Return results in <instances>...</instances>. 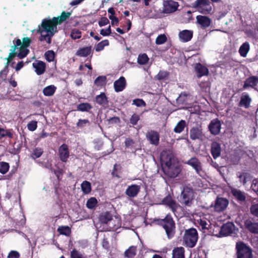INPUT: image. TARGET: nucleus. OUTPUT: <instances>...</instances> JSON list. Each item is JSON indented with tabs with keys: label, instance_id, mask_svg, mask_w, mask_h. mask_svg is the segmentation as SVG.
Segmentation results:
<instances>
[{
	"label": "nucleus",
	"instance_id": "obj_1",
	"mask_svg": "<svg viewBox=\"0 0 258 258\" xmlns=\"http://www.w3.org/2000/svg\"><path fill=\"white\" fill-rule=\"evenodd\" d=\"M160 161L162 169L168 177L175 178L181 172L178 162L170 151L163 150L160 154Z\"/></svg>",
	"mask_w": 258,
	"mask_h": 258
},
{
	"label": "nucleus",
	"instance_id": "obj_2",
	"mask_svg": "<svg viewBox=\"0 0 258 258\" xmlns=\"http://www.w3.org/2000/svg\"><path fill=\"white\" fill-rule=\"evenodd\" d=\"M153 222L156 225L162 227L169 239H172L174 236L176 232V224L170 214H167L163 219L155 218Z\"/></svg>",
	"mask_w": 258,
	"mask_h": 258
},
{
	"label": "nucleus",
	"instance_id": "obj_3",
	"mask_svg": "<svg viewBox=\"0 0 258 258\" xmlns=\"http://www.w3.org/2000/svg\"><path fill=\"white\" fill-rule=\"evenodd\" d=\"M182 238L184 245L190 248L194 247L198 240L197 230L194 228L186 229Z\"/></svg>",
	"mask_w": 258,
	"mask_h": 258
},
{
	"label": "nucleus",
	"instance_id": "obj_4",
	"mask_svg": "<svg viewBox=\"0 0 258 258\" xmlns=\"http://www.w3.org/2000/svg\"><path fill=\"white\" fill-rule=\"evenodd\" d=\"M56 22L54 20V18L52 19H44L42 20L41 25H39L37 32L39 33H42L45 31L50 33L51 36H53L54 33L57 32Z\"/></svg>",
	"mask_w": 258,
	"mask_h": 258
},
{
	"label": "nucleus",
	"instance_id": "obj_5",
	"mask_svg": "<svg viewBox=\"0 0 258 258\" xmlns=\"http://www.w3.org/2000/svg\"><path fill=\"white\" fill-rule=\"evenodd\" d=\"M237 258H251V249L242 242L237 243Z\"/></svg>",
	"mask_w": 258,
	"mask_h": 258
},
{
	"label": "nucleus",
	"instance_id": "obj_6",
	"mask_svg": "<svg viewBox=\"0 0 258 258\" xmlns=\"http://www.w3.org/2000/svg\"><path fill=\"white\" fill-rule=\"evenodd\" d=\"M180 202L186 206H189L194 199L193 190L191 188L184 187L180 195Z\"/></svg>",
	"mask_w": 258,
	"mask_h": 258
},
{
	"label": "nucleus",
	"instance_id": "obj_7",
	"mask_svg": "<svg viewBox=\"0 0 258 258\" xmlns=\"http://www.w3.org/2000/svg\"><path fill=\"white\" fill-rule=\"evenodd\" d=\"M209 4V0H196L191 4V7L201 13L207 14L210 13V10L208 8Z\"/></svg>",
	"mask_w": 258,
	"mask_h": 258
},
{
	"label": "nucleus",
	"instance_id": "obj_8",
	"mask_svg": "<svg viewBox=\"0 0 258 258\" xmlns=\"http://www.w3.org/2000/svg\"><path fill=\"white\" fill-rule=\"evenodd\" d=\"M179 5L176 2L172 0L164 1L163 3V12L165 14H170L175 12Z\"/></svg>",
	"mask_w": 258,
	"mask_h": 258
},
{
	"label": "nucleus",
	"instance_id": "obj_9",
	"mask_svg": "<svg viewBox=\"0 0 258 258\" xmlns=\"http://www.w3.org/2000/svg\"><path fill=\"white\" fill-rule=\"evenodd\" d=\"M59 159L63 162H67L70 156L68 146L66 144H62L58 148Z\"/></svg>",
	"mask_w": 258,
	"mask_h": 258
},
{
	"label": "nucleus",
	"instance_id": "obj_10",
	"mask_svg": "<svg viewBox=\"0 0 258 258\" xmlns=\"http://www.w3.org/2000/svg\"><path fill=\"white\" fill-rule=\"evenodd\" d=\"M146 138L152 145L157 146L159 144L160 135L155 131L151 130L146 134Z\"/></svg>",
	"mask_w": 258,
	"mask_h": 258
},
{
	"label": "nucleus",
	"instance_id": "obj_11",
	"mask_svg": "<svg viewBox=\"0 0 258 258\" xmlns=\"http://www.w3.org/2000/svg\"><path fill=\"white\" fill-rule=\"evenodd\" d=\"M141 186L137 184L129 185L126 189L125 194L129 198H134L138 196L140 191Z\"/></svg>",
	"mask_w": 258,
	"mask_h": 258
},
{
	"label": "nucleus",
	"instance_id": "obj_12",
	"mask_svg": "<svg viewBox=\"0 0 258 258\" xmlns=\"http://www.w3.org/2000/svg\"><path fill=\"white\" fill-rule=\"evenodd\" d=\"M194 69L198 78L208 75V69L199 62L196 63Z\"/></svg>",
	"mask_w": 258,
	"mask_h": 258
},
{
	"label": "nucleus",
	"instance_id": "obj_13",
	"mask_svg": "<svg viewBox=\"0 0 258 258\" xmlns=\"http://www.w3.org/2000/svg\"><path fill=\"white\" fill-rule=\"evenodd\" d=\"M235 225L231 222H228L221 227L222 236H226L234 232Z\"/></svg>",
	"mask_w": 258,
	"mask_h": 258
},
{
	"label": "nucleus",
	"instance_id": "obj_14",
	"mask_svg": "<svg viewBox=\"0 0 258 258\" xmlns=\"http://www.w3.org/2000/svg\"><path fill=\"white\" fill-rule=\"evenodd\" d=\"M162 204L168 206L173 212L177 210V204L170 195H168L162 200Z\"/></svg>",
	"mask_w": 258,
	"mask_h": 258
},
{
	"label": "nucleus",
	"instance_id": "obj_15",
	"mask_svg": "<svg viewBox=\"0 0 258 258\" xmlns=\"http://www.w3.org/2000/svg\"><path fill=\"white\" fill-rule=\"evenodd\" d=\"M228 201L225 198H218L215 205V210L221 212L224 210L228 205Z\"/></svg>",
	"mask_w": 258,
	"mask_h": 258
},
{
	"label": "nucleus",
	"instance_id": "obj_16",
	"mask_svg": "<svg viewBox=\"0 0 258 258\" xmlns=\"http://www.w3.org/2000/svg\"><path fill=\"white\" fill-rule=\"evenodd\" d=\"M32 66L35 69V71L37 75L43 74L46 70V64L41 60H37L33 62Z\"/></svg>",
	"mask_w": 258,
	"mask_h": 258
},
{
	"label": "nucleus",
	"instance_id": "obj_17",
	"mask_svg": "<svg viewBox=\"0 0 258 258\" xmlns=\"http://www.w3.org/2000/svg\"><path fill=\"white\" fill-rule=\"evenodd\" d=\"M185 164L191 166L198 173L202 170L201 163L200 161L196 157L191 158Z\"/></svg>",
	"mask_w": 258,
	"mask_h": 258
},
{
	"label": "nucleus",
	"instance_id": "obj_18",
	"mask_svg": "<svg viewBox=\"0 0 258 258\" xmlns=\"http://www.w3.org/2000/svg\"><path fill=\"white\" fill-rule=\"evenodd\" d=\"M190 138L192 140L200 139L203 140L204 139V136L200 127L196 126L191 128L190 131Z\"/></svg>",
	"mask_w": 258,
	"mask_h": 258
},
{
	"label": "nucleus",
	"instance_id": "obj_19",
	"mask_svg": "<svg viewBox=\"0 0 258 258\" xmlns=\"http://www.w3.org/2000/svg\"><path fill=\"white\" fill-rule=\"evenodd\" d=\"M179 38L183 42L190 41L193 36V31L191 30H184L179 33Z\"/></svg>",
	"mask_w": 258,
	"mask_h": 258
},
{
	"label": "nucleus",
	"instance_id": "obj_20",
	"mask_svg": "<svg viewBox=\"0 0 258 258\" xmlns=\"http://www.w3.org/2000/svg\"><path fill=\"white\" fill-rule=\"evenodd\" d=\"M126 81L123 77H120L114 82V90L116 92L122 91L125 87Z\"/></svg>",
	"mask_w": 258,
	"mask_h": 258
},
{
	"label": "nucleus",
	"instance_id": "obj_21",
	"mask_svg": "<svg viewBox=\"0 0 258 258\" xmlns=\"http://www.w3.org/2000/svg\"><path fill=\"white\" fill-rule=\"evenodd\" d=\"M245 227L249 231L252 233H258V223L252 222L250 220H246L244 222Z\"/></svg>",
	"mask_w": 258,
	"mask_h": 258
},
{
	"label": "nucleus",
	"instance_id": "obj_22",
	"mask_svg": "<svg viewBox=\"0 0 258 258\" xmlns=\"http://www.w3.org/2000/svg\"><path fill=\"white\" fill-rule=\"evenodd\" d=\"M196 19L197 23L203 29H205L210 26V18L208 17L198 15Z\"/></svg>",
	"mask_w": 258,
	"mask_h": 258
},
{
	"label": "nucleus",
	"instance_id": "obj_23",
	"mask_svg": "<svg viewBox=\"0 0 258 258\" xmlns=\"http://www.w3.org/2000/svg\"><path fill=\"white\" fill-rule=\"evenodd\" d=\"M95 100L97 103L103 107H106L108 106V98L104 92L97 95L95 97Z\"/></svg>",
	"mask_w": 258,
	"mask_h": 258
},
{
	"label": "nucleus",
	"instance_id": "obj_24",
	"mask_svg": "<svg viewBox=\"0 0 258 258\" xmlns=\"http://www.w3.org/2000/svg\"><path fill=\"white\" fill-rule=\"evenodd\" d=\"M258 83V78L256 76H251L246 79L243 85V88L247 87H254Z\"/></svg>",
	"mask_w": 258,
	"mask_h": 258
},
{
	"label": "nucleus",
	"instance_id": "obj_25",
	"mask_svg": "<svg viewBox=\"0 0 258 258\" xmlns=\"http://www.w3.org/2000/svg\"><path fill=\"white\" fill-rule=\"evenodd\" d=\"M231 193L238 201L244 202L245 201L246 196L244 192L236 188H232Z\"/></svg>",
	"mask_w": 258,
	"mask_h": 258
},
{
	"label": "nucleus",
	"instance_id": "obj_26",
	"mask_svg": "<svg viewBox=\"0 0 258 258\" xmlns=\"http://www.w3.org/2000/svg\"><path fill=\"white\" fill-rule=\"evenodd\" d=\"M251 101V99L249 96L247 94L243 93L240 98L239 106L248 108L250 106Z\"/></svg>",
	"mask_w": 258,
	"mask_h": 258
},
{
	"label": "nucleus",
	"instance_id": "obj_27",
	"mask_svg": "<svg viewBox=\"0 0 258 258\" xmlns=\"http://www.w3.org/2000/svg\"><path fill=\"white\" fill-rule=\"evenodd\" d=\"M221 124L217 119H214L211 122V133L214 135H217L220 133Z\"/></svg>",
	"mask_w": 258,
	"mask_h": 258
},
{
	"label": "nucleus",
	"instance_id": "obj_28",
	"mask_svg": "<svg viewBox=\"0 0 258 258\" xmlns=\"http://www.w3.org/2000/svg\"><path fill=\"white\" fill-rule=\"evenodd\" d=\"M71 12H66L65 11H62L61 13L60 16H58L57 17H53L54 20L56 22V24H57L58 25L61 24L64 21L68 19L71 16Z\"/></svg>",
	"mask_w": 258,
	"mask_h": 258
},
{
	"label": "nucleus",
	"instance_id": "obj_29",
	"mask_svg": "<svg viewBox=\"0 0 258 258\" xmlns=\"http://www.w3.org/2000/svg\"><path fill=\"white\" fill-rule=\"evenodd\" d=\"M184 248L182 247H176L172 250V258H184Z\"/></svg>",
	"mask_w": 258,
	"mask_h": 258
},
{
	"label": "nucleus",
	"instance_id": "obj_30",
	"mask_svg": "<svg viewBox=\"0 0 258 258\" xmlns=\"http://www.w3.org/2000/svg\"><path fill=\"white\" fill-rule=\"evenodd\" d=\"M211 151L214 159L219 157L221 155V147L220 145L216 142L213 143Z\"/></svg>",
	"mask_w": 258,
	"mask_h": 258
},
{
	"label": "nucleus",
	"instance_id": "obj_31",
	"mask_svg": "<svg viewBox=\"0 0 258 258\" xmlns=\"http://www.w3.org/2000/svg\"><path fill=\"white\" fill-rule=\"evenodd\" d=\"M91 53V46L79 48L76 53V55L80 57H87Z\"/></svg>",
	"mask_w": 258,
	"mask_h": 258
},
{
	"label": "nucleus",
	"instance_id": "obj_32",
	"mask_svg": "<svg viewBox=\"0 0 258 258\" xmlns=\"http://www.w3.org/2000/svg\"><path fill=\"white\" fill-rule=\"evenodd\" d=\"M112 220V215L109 212L102 213L99 216V221L102 224H108Z\"/></svg>",
	"mask_w": 258,
	"mask_h": 258
},
{
	"label": "nucleus",
	"instance_id": "obj_33",
	"mask_svg": "<svg viewBox=\"0 0 258 258\" xmlns=\"http://www.w3.org/2000/svg\"><path fill=\"white\" fill-rule=\"evenodd\" d=\"M250 49L249 44L247 42L243 43L239 49V53L241 56L245 57Z\"/></svg>",
	"mask_w": 258,
	"mask_h": 258
},
{
	"label": "nucleus",
	"instance_id": "obj_34",
	"mask_svg": "<svg viewBox=\"0 0 258 258\" xmlns=\"http://www.w3.org/2000/svg\"><path fill=\"white\" fill-rule=\"evenodd\" d=\"M137 246H131L124 252V256L127 258H133L137 254Z\"/></svg>",
	"mask_w": 258,
	"mask_h": 258
},
{
	"label": "nucleus",
	"instance_id": "obj_35",
	"mask_svg": "<svg viewBox=\"0 0 258 258\" xmlns=\"http://www.w3.org/2000/svg\"><path fill=\"white\" fill-rule=\"evenodd\" d=\"M56 89L54 85L48 86L43 89V93L45 96H51L54 94Z\"/></svg>",
	"mask_w": 258,
	"mask_h": 258
},
{
	"label": "nucleus",
	"instance_id": "obj_36",
	"mask_svg": "<svg viewBox=\"0 0 258 258\" xmlns=\"http://www.w3.org/2000/svg\"><path fill=\"white\" fill-rule=\"evenodd\" d=\"M92 108V106L89 103H81L77 106V109L78 111L82 112H88Z\"/></svg>",
	"mask_w": 258,
	"mask_h": 258
},
{
	"label": "nucleus",
	"instance_id": "obj_37",
	"mask_svg": "<svg viewBox=\"0 0 258 258\" xmlns=\"http://www.w3.org/2000/svg\"><path fill=\"white\" fill-rule=\"evenodd\" d=\"M81 186L83 192L85 194H88L91 191V183L88 181H83L81 183Z\"/></svg>",
	"mask_w": 258,
	"mask_h": 258
},
{
	"label": "nucleus",
	"instance_id": "obj_38",
	"mask_svg": "<svg viewBox=\"0 0 258 258\" xmlns=\"http://www.w3.org/2000/svg\"><path fill=\"white\" fill-rule=\"evenodd\" d=\"M57 231L61 235L68 236L71 233V229L68 226H61L58 228Z\"/></svg>",
	"mask_w": 258,
	"mask_h": 258
},
{
	"label": "nucleus",
	"instance_id": "obj_39",
	"mask_svg": "<svg viewBox=\"0 0 258 258\" xmlns=\"http://www.w3.org/2000/svg\"><path fill=\"white\" fill-rule=\"evenodd\" d=\"M186 125V122L184 120H180L175 126L174 132L176 133H180L184 129Z\"/></svg>",
	"mask_w": 258,
	"mask_h": 258
},
{
	"label": "nucleus",
	"instance_id": "obj_40",
	"mask_svg": "<svg viewBox=\"0 0 258 258\" xmlns=\"http://www.w3.org/2000/svg\"><path fill=\"white\" fill-rule=\"evenodd\" d=\"M29 52V50L27 48L20 46L19 52H17V57L20 59H22L25 57Z\"/></svg>",
	"mask_w": 258,
	"mask_h": 258
},
{
	"label": "nucleus",
	"instance_id": "obj_41",
	"mask_svg": "<svg viewBox=\"0 0 258 258\" xmlns=\"http://www.w3.org/2000/svg\"><path fill=\"white\" fill-rule=\"evenodd\" d=\"M97 203V199L94 197H92L87 200L86 206L89 209H93L96 207Z\"/></svg>",
	"mask_w": 258,
	"mask_h": 258
},
{
	"label": "nucleus",
	"instance_id": "obj_42",
	"mask_svg": "<svg viewBox=\"0 0 258 258\" xmlns=\"http://www.w3.org/2000/svg\"><path fill=\"white\" fill-rule=\"evenodd\" d=\"M109 44V41L107 39L104 40L99 42L95 46V51L97 52H99L102 50L104 49V47L108 46Z\"/></svg>",
	"mask_w": 258,
	"mask_h": 258
},
{
	"label": "nucleus",
	"instance_id": "obj_43",
	"mask_svg": "<svg viewBox=\"0 0 258 258\" xmlns=\"http://www.w3.org/2000/svg\"><path fill=\"white\" fill-rule=\"evenodd\" d=\"M10 168L9 164L4 161H0V173L5 174L9 171Z\"/></svg>",
	"mask_w": 258,
	"mask_h": 258
},
{
	"label": "nucleus",
	"instance_id": "obj_44",
	"mask_svg": "<svg viewBox=\"0 0 258 258\" xmlns=\"http://www.w3.org/2000/svg\"><path fill=\"white\" fill-rule=\"evenodd\" d=\"M169 75V73L167 71H160L155 76V78L159 81L165 80L168 77Z\"/></svg>",
	"mask_w": 258,
	"mask_h": 258
},
{
	"label": "nucleus",
	"instance_id": "obj_45",
	"mask_svg": "<svg viewBox=\"0 0 258 258\" xmlns=\"http://www.w3.org/2000/svg\"><path fill=\"white\" fill-rule=\"evenodd\" d=\"M106 76H100L94 81V84L98 86H102L106 84Z\"/></svg>",
	"mask_w": 258,
	"mask_h": 258
},
{
	"label": "nucleus",
	"instance_id": "obj_46",
	"mask_svg": "<svg viewBox=\"0 0 258 258\" xmlns=\"http://www.w3.org/2000/svg\"><path fill=\"white\" fill-rule=\"evenodd\" d=\"M149 57L146 53L140 54L138 58V62L140 64H145L149 61Z\"/></svg>",
	"mask_w": 258,
	"mask_h": 258
},
{
	"label": "nucleus",
	"instance_id": "obj_47",
	"mask_svg": "<svg viewBox=\"0 0 258 258\" xmlns=\"http://www.w3.org/2000/svg\"><path fill=\"white\" fill-rule=\"evenodd\" d=\"M249 209L251 214L258 218V203L252 202Z\"/></svg>",
	"mask_w": 258,
	"mask_h": 258
},
{
	"label": "nucleus",
	"instance_id": "obj_48",
	"mask_svg": "<svg viewBox=\"0 0 258 258\" xmlns=\"http://www.w3.org/2000/svg\"><path fill=\"white\" fill-rule=\"evenodd\" d=\"M70 36L74 40L79 39L82 36V32L79 30L74 28L72 30Z\"/></svg>",
	"mask_w": 258,
	"mask_h": 258
},
{
	"label": "nucleus",
	"instance_id": "obj_49",
	"mask_svg": "<svg viewBox=\"0 0 258 258\" xmlns=\"http://www.w3.org/2000/svg\"><path fill=\"white\" fill-rule=\"evenodd\" d=\"M55 55V53L53 50H48L44 54L45 59L48 62L53 61Z\"/></svg>",
	"mask_w": 258,
	"mask_h": 258
},
{
	"label": "nucleus",
	"instance_id": "obj_50",
	"mask_svg": "<svg viewBox=\"0 0 258 258\" xmlns=\"http://www.w3.org/2000/svg\"><path fill=\"white\" fill-rule=\"evenodd\" d=\"M70 257L71 258H87L75 248L71 251Z\"/></svg>",
	"mask_w": 258,
	"mask_h": 258
},
{
	"label": "nucleus",
	"instance_id": "obj_51",
	"mask_svg": "<svg viewBox=\"0 0 258 258\" xmlns=\"http://www.w3.org/2000/svg\"><path fill=\"white\" fill-rule=\"evenodd\" d=\"M167 41V37L165 34H160L156 39V44L160 45L164 43Z\"/></svg>",
	"mask_w": 258,
	"mask_h": 258
},
{
	"label": "nucleus",
	"instance_id": "obj_52",
	"mask_svg": "<svg viewBox=\"0 0 258 258\" xmlns=\"http://www.w3.org/2000/svg\"><path fill=\"white\" fill-rule=\"evenodd\" d=\"M43 149L40 148H36L32 154V157L34 159L39 158L43 154Z\"/></svg>",
	"mask_w": 258,
	"mask_h": 258
},
{
	"label": "nucleus",
	"instance_id": "obj_53",
	"mask_svg": "<svg viewBox=\"0 0 258 258\" xmlns=\"http://www.w3.org/2000/svg\"><path fill=\"white\" fill-rule=\"evenodd\" d=\"M212 235L214 236H216L217 237L222 236V230L221 227L219 226L214 225L213 231H212Z\"/></svg>",
	"mask_w": 258,
	"mask_h": 258
},
{
	"label": "nucleus",
	"instance_id": "obj_54",
	"mask_svg": "<svg viewBox=\"0 0 258 258\" xmlns=\"http://www.w3.org/2000/svg\"><path fill=\"white\" fill-rule=\"evenodd\" d=\"M140 119V117L139 115L137 113H134L130 119V123L133 125H136Z\"/></svg>",
	"mask_w": 258,
	"mask_h": 258
},
{
	"label": "nucleus",
	"instance_id": "obj_55",
	"mask_svg": "<svg viewBox=\"0 0 258 258\" xmlns=\"http://www.w3.org/2000/svg\"><path fill=\"white\" fill-rule=\"evenodd\" d=\"M37 121L35 120H32L27 124L28 129L31 132H33L37 129Z\"/></svg>",
	"mask_w": 258,
	"mask_h": 258
},
{
	"label": "nucleus",
	"instance_id": "obj_56",
	"mask_svg": "<svg viewBox=\"0 0 258 258\" xmlns=\"http://www.w3.org/2000/svg\"><path fill=\"white\" fill-rule=\"evenodd\" d=\"M31 42V40L30 38L24 37L22 39V44L20 45V46L27 48L30 45Z\"/></svg>",
	"mask_w": 258,
	"mask_h": 258
},
{
	"label": "nucleus",
	"instance_id": "obj_57",
	"mask_svg": "<svg viewBox=\"0 0 258 258\" xmlns=\"http://www.w3.org/2000/svg\"><path fill=\"white\" fill-rule=\"evenodd\" d=\"M51 35L49 36L48 34L42 35L41 34V36L39 38V40L40 41H43L45 40L48 44H50L51 43Z\"/></svg>",
	"mask_w": 258,
	"mask_h": 258
},
{
	"label": "nucleus",
	"instance_id": "obj_58",
	"mask_svg": "<svg viewBox=\"0 0 258 258\" xmlns=\"http://www.w3.org/2000/svg\"><path fill=\"white\" fill-rule=\"evenodd\" d=\"M87 123H89V120L88 119H79L78 122L76 124V125L77 127L82 128L85 126Z\"/></svg>",
	"mask_w": 258,
	"mask_h": 258
},
{
	"label": "nucleus",
	"instance_id": "obj_59",
	"mask_svg": "<svg viewBox=\"0 0 258 258\" xmlns=\"http://www.w3.org/2000/svg\"><path fill=\"white\" fill-rule=\"evenodd\" d=\"M133 104H134L138 107L145 106L146 105L145 101L142 99H134L133 101Z\"/></svg>",
	"mask_w": 258,
	"mask_h": 258
},
{
	"label": "nucleus",
	"instance_id": "obj_60",
	"mask_svg": "<svg viewBox=\"0 0 258 258\" xmlns=\"http://www.w3.org/2000/svg\"><path fill=\"white\" fill-rule=\"evenodd\" d=\"M186 97L187 95L185 93H181L176 99L177 102L183 104L186 101Z\"/></svg>",
	"mask_w": 258,
	"mask_h": 258
},
{
	"label": "nucleus",
	"instance_id": "obj_61",
	"mask_svg": "<svg viewBox=\"0 0 258 258\" xmlns=\"http://www.w3.org/2000/svg\"><path fill=\"white\" fill-rule=\"evenodd\" d=\"M124 144L125 148H131L135 144V142L132 139L128 138L125 139Z\"/></svg>",
	"mask_w": 258,
	"mask_h": 258
},
{
	"label": "nucleus",
	"instance_id": "obj_62",
	"mask_svg": "<svg viewBox=\"0 0 258 258\" xmlns=\"http://www.w3.org/2000/svg\"><path fill=\"white\" fill-rule=\"evenodd\" d=\"M251 189L258 194V179H254L251 185Z\"/></svg>",
	"mask_w": 258,
	"mask_h": 258
},
{
	"label": "nucleus",
	"instance_id": "obj_63",
	"mask_svg": "<svg viewBox=\"0 0 258 258\" xmlns=\"http://www.w3.org/2000/svg\"><path fill=\"white\" fill-rule=\"evenodd\" d=\"M100 33L103 36H108L111 33V30L110 26L106 29H101L100 30Z\"/></svg>",
	"mask_w": 258,
	"mask_h": 258
},
{
	"label": "nucleus",
	"instance_id": "obj_64",
	"mask_svg": "<svg viewBox=\"0 0 258 258\" xmlns=\"http://www.w3.org/2000/svg\"><path fill=\"white\" fill-rule=\"evenodd\" d=\"M7 257L8 258H19L20 254L17 251L12 250L9 252Z\"/></svg>",
	"mask_w": 258,
	"mask_h": 258
}]
</instances>
